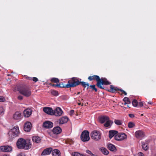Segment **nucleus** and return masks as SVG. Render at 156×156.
<instances>
[{"label":"nucleus","instance_id":"nucleus-27","mask_svg":"<svg viewBox=\"0 0 156 156\" xmlns=\"http://www.w3.org/2000/svg\"><path fill=\"white\" fill-rule=\"evenodd\" d=\"M81 85L83 87L86 88L87 87V88L89 87V85L88 83L84 82L83 81H80V85Z\"/></svg>","mask_w":156,"mask_h":156},{"label":"nucleus","instance_id":"nucleus-20","mask_svg":"<svg viewBox=\"0 0 156 156\" xmlns=\"http://www.w3.org/2000/svg\"><path fill=\"white\" fill-rule=\"evenodd\" d=\"M21 114L18 112H16L13 115V118L15 119L20 120L21 119Z\"/></svg>","mask_w":156,"mask_h":156},{"label":"nucleus","instance_id":"nucleus-24","mask_svg":"<svg viewBox=\"0 0 156 156\" xmlns=\"http://www.w3.org/2000/svg\"><path fill=\"white\" fill-rule=\"evenodd\" d=\"M32 140L33 142L39 143L41 142V139L38 136H34L32 137Z\"/></svg>","mask_w":156,"mask_h":156},{"label":"nucleus","instance_id":"nucleus-47","mask_svg":"<svg viewBox=\"0 0 156 156\" xmlns=\"http://www.w3.org/2000/svg\"><path fill=\"white\" fill-rule=\"evenodd\" d=\"M74 113V111L73 110H70V115H72Z\"/></svg>","mask_w":156,"mask_h":156},{"label":"nucleus","instance_id":"nucleus-50","mask_svg":"<svg viewBox=\"0 0 156 156\" xmlns=\"http://www.w3.org/2000/svg\"><path fill=\"white\" fill-rule=\"evenodd\" d=\"M17 156H25V155L21 153L17 155Z\"/></svg>","mask_w":156,"mask_h":156},{"label":"nucleus","instance_id":"nucleus-15","mask_svg":"<svg viewBox=\"0 0 156 156\" xmlns=\"http://www.w3.org/2000/svg\"><path fill=\"white\" fill-rule=\"evenodd\" d=\"M32 112V110L29 108L25 109L23 111V114L25 117H28L31 115Z\"/></svg>","mask_w":156,"mask_h":156},{"label":"nucleus","instance_id":"nucleus-32","mask_svg":"<svg viewBox=\"0 0 156 156\" xmlns=\"http://www.w3.org/2000/svg\"><path fill=\"white\" fill-rule=\"evenodd\" d=\"M132 104L133 106L136 107L137 106L138 102L136 99H134L132 102Z\"/></svg>","mask_w":156,"mask_h":156},{"label":"nucleus","instance_id":"nucleus-52","mask_svg":"<svg viewBox=\"0 0 156 156\" xmlns=\"http://www.w3.org/2000/svg\"><path fill=\"white\" fill-rule=\"evenodd\" d=\"M148 103L150 105H152L153 104V102L150 101L148 102Z\"/></svg>","mask_w":156,"mask_h":156},{"label":"nucleus","instance_id":"nucleus-3","mask_svg":"<svg viewBox=\"0 0 156 156\" xmlns=\"http://www.w3.org/2000/svg\"><path fill=\"white\" fill-rule=\"evenodd\" d=\"M17 89L20 94L25 97H29L31 94L30 90L28 87H17Z\"/></svg>","mask_w":156,"mask_h":156},{"label":"nucleus","instance_id":"nucleus-28","mask_svg":"<svg viewBox=\"0 0 156 156\" xmlns=\"http://www.w3.org/2000/svg\"><path fill=\"white\" fill-rule=\"evenodd\" d=\"M123 101L125 102L124 104H129L131 103V101L129 100V98L127 97H125L123 99Z\"/></svg>","mask_w":156,"mask_h":156},{"label":"nucleus","instance_id":"nucleus-41","mask_svg":"<svg viewBox=\"0 0 156 156\" xmlns=\"http://www.w3.org/2000/svg\"><path fill=\"white\" fill-rule=\"evenodd\" d=\"M35 82H36L38 81V79L36 77H32V80Z\"/></svg>","mask_w":156,"mask_h":156},{"label":"nucleus","instance_id":"nucleus-57","mask_svg":"<svg viewBox=\"0 0 156 156\" xmlns=\"http://www.w3.org/2000/svg\"><path fill=\"white\" fill-rule=\"evenodd\" d=\"M78 104V105H81V103H79Z\"/></svg>","mask_w":156,"mask_h":156},{"label":"nucleus","instance_id":"nucleus-10","mask_svg":"<svg viewBox=\"0 0 156 156\" xmlns=\"http://www.w3.org/2000/svg\"><path fill=\"white\" fill-rule=\"evenodd\" d=\"M63 112V111L61 108L57 107L54 110H53V115L56 116H59L62 115Z\"/></svg>","mask_w":156,"mask_h":156},{"label":"nucleus","instance_id":"nucleus-48","mask_svg":"<svg viewBox=\"0 0 156 156\" xmlns=\"http://www.w3.org/2000/svg\"><path fill=\"white\" fill-rule=\"evenodd\" d=\"M138 106L140 107H141L143 106V103L142 102H140L138 103Z\"/></svg>","mask_w":156,"mask_h":156},{"label":"nucleus","instance_id":"nucleus-40","mask_svg":"<svg viewBox=\"0 0 156 156\" xmlns=\"http://www.w3.org/2000/svg\"><path fill=\"white\" fill-rule=\"evenodd\" d=\"M5 101V99L4 97L2 96H0V102H4Z\"/></svg>","mask_w":156,"mask_h":156},{"label":"nucleus","instance_id":"nucleus-33","mask_svg":"<svg viewBox=\"0 0 156 156\" xmlns=\"http://www.w3.org/2000/svg\"><path fill=\"white\" fill-rule=\"evenodd\" d=\"M51 80V82L55 83H57L59 81L58 79L56 78H52Z\"/></svg>","mask_w":156,"mask_h":156},{"label":"nucleus","instance_id":"nucleus-29","mask_svg":"<svg viewBox=\"0 0 156 156\" xmlns=\"http://www.w3.org/2000/svg\"><path fill=\"white\" fill-rule=\"evenodd\" d=\"M115 123L117 125L120 126L122 124V121L118 119H115L114 121Z\"/></svg>","mask_w":156,"mask_h":156},{"label":"nucleus","instance_id":"nucleus-1","mask_svg":"<svg viewBox=\"0 0 156 156\" xmlns=\"http://www.w3.org/2000/svg\"><path fill=\"white\" fill-rule=\"evenodd\" d=\"M88 79L90 81L96 80L97 82L96 84L97 86L101 89H105V88L102 85H107L111 84V83L108 81L106 78H101L100 79L98 75L90 76L88 77Z\"/></svg>","mask_w":156,"mask_h":156},{"label":"nucleus","instance_id":"nucleus-44","mask_svg":"<svg viewBox=\"0 0 156 156\" xmlns=\"http://www.w3.org/2000/svg\"><path fill=\"white\" fill-rule=\"evenodd\" d=\"M138 156H144V154L141 152H139L138 153Z\"/></svg>","mask_w":156,"mask_h":156},{"label":"nucleus","instance_id":"nucleus-53","mask_svg":"<svg viewBox=\"0 0 156 156\" xmlns=\"http://www.w3.org/2000/svg\"><path fill=\"white\" fill-rule=\"evenodd\" d=\"M144 107L145 108H148V107L146 105H144Z\"/></svg>","mask_w":156,"mask_h":156},{"label":"nucleus","instance_id":"nucleus-13","mask_svg":"<svg viewBox=\"0 0 156 156\" xmlns=\"http://www.w3.org/2000/svg\"><path fill=\"white\" fill-rule=\"evenodd\" d=\"M31 126V123L29 122H27L24 124V129L25 131L29 132L30 130Z\"/></svg>","mask_w":156,"mask_h":156},{"label":"nucleus","instance_id":"nucleus-21","mask_svg":"<svg viewBox=\"0 0 156 156\" xmlns=\"http://www.w3.org/2000/svg\"><path fill=\"white\" fill-rule=\"evenodd\" d=\"M108 148L111 151L114 152L116 151V149L115 146L111 144H108L107 146Z\"/></svg>","mask_w":156,"mask_h":156},{"label":"nucleus","instance_id":"nucleus-31","mask_svg":"<svg viewBox=\"0 0 156 156\" xmlns=\"http://www.w3.org/2000/svg\"><path fill=\"white\" fill-rule=\"evenodd\" d=\"M128 127L129 128H132L135 126V124L133 122H129L128 124Z\"/></svg>","mask_w":156,"mask_h":156},{"label":"nucleus","instance_id":"nucleus-36","mask_svg":"<svg viewBox=\"0 0 156 156\" xmlns=\"http://www.w3.org/2000/svg\"><path fill=\"white\" fill-rule=\"evenodd\" d=\"M89 87L91 88L93 90H94L95 92H97L98 90L97 88L95 87V85H90Z\"/></svg>","mask_w":156,"mask_h":156},{"label":"nucleus","instance_id":"nucleus-6","mask_svg":"<svg viewBox=\"0 0 156 156\" xmlns=\"http://www.w3.org/2000/svg\"><path fill=\"white\" fill-rule=\"evenodd\" d=\"M9 133L11 134L12 138H14L18 136L20 133L19 127L17 126H14L9 132Z\"/></svg>","mask_w":156,"mask_h":156},{"label":"nucleus","instance_id":"nucleus-9","mask_svg":"<svg viewBox=\"0 0 156 156\" xmlns=\"http://www.w3.org/2000/svg\"><path fill=\"white\" fill-rule=\"evenodd\" d=\"M12 150V148L11 146L6 145L0 146V151L10 152Z\"/></svg>","mask_w":156,"mask_h":156},{"label":"nucleus","instance_id":"nucleus-19","mask_svg":"<svg viewBox=\"0 0 156 156\" xmlns=\"http://www.w3.org/2000/svg\"><path fill=\"white\" fill-rule=\"evenodd\" d=\"M69 118L66 116L60 118L58 121L60 124H62L66 123L68 121Z\"/></svg>","mask_w":156,"mask_h":156},{"label":"nucleus","instance_id":"nucleus-5","mask_svg":"<svg viewBox=\"0 0 156 156\" xmlns=\"http://www.w3.org/2000/svg\"><path fill=\"white\" fill-rule=\"evenodd\" d=\"M91 137L94 140L98 141L101 138V133L97 130L93 131L91 133Z\"/></svg>","mask_w":156,"mask_h":156},{"label":"nucleus","instance_id":"nucleus-22","mask_svg":"<svg viewBox=\"0 0 156 156\" xmlns=\"http://www.w3.org/2000/svg\"><path fill=\"white\" fill-rule=\"evenodd\" d=\"M118 133V132L117 131L114 130H111L109 132V138L111 139L113 136H115Z\"/></svg>","mask_w":156,"mask_h":156},{"label":"nucleus","instance_id":"nucleus-49","mask_svg":"<svg viewBox=\"0 0 156 156\" xmlns=\"http://www.w3.org/2000/svg\"><path fill=\"white\" fill-rule=\"evenodd\" d=\"M26 79H28V80H32V77H28V76H26Z\"/></svg>","mask_w":156,"mask_h":156},{"label":"nucleus","instance_id":"nucleus-23","mask_svg":"<svg viewBox=\"0 0 156 156\" xmlns=\"http://www.w3.org/2000/svg\"><path fill=\"white\" fill-rule=\"evenodd\" d=\"M113 123V122L112 121L108 120L104 124V126L105 127L110 128Z\"/></svg>","mask_w":156,"mask_h":156},{"label":"nucleus","instance_id":"nucleus-34","mask_svg":"<svg viewBox=\"0 0 156 156\" xmlns=\"http://www.w3.org/2000/svg\"><path fill=\"white\" fill-rule=\"evenodd\" d=\"M51 94L55 96H57L58 95V91L56 90H53L51 92Z\"/></svg>","mask_w":156,"mask_h":156},{"label":"nucleus","instance_id":"nucleus-26","mask_svg":"<svg viewBox=\"0 0 156 156\" xmlns=\"http://www.w3.org/2000/svg\"><path fill=\"white\" fill-rule=\"evenodd\" d=\"M51 154L53 156H60V152L57 149H54L52 151Z\"/></svg>","mask_w":156,"mask_h":156},{"label":"nucleus","instance_id":"nucleus-55","mask_svg":"<svg viewBox=\"0 0 156 156\" xmlns=\"http://www.w3.org/2000/svg\"><path fill=\"white\" fill-rule=\"evenodd\" d=\"M89 154H90L91 156L92 154H93V153L91 151Z\"/></svg>","mask_w":156,"mask_h":156},{"label":"nucleus","instance_id":"nucleus-25","mask_svg":"<svg viewBox=\"0 0 156 156\" xmlns=\"http://www.w3.org/2000/svg\"><path fill=\"white\" fill-rule=\"evenodd\" d=\"M110 89L108 90V91L112 93H114L116 91L119 90H120L119 89L113 86L112 85H111L110 86Z\"/></svg>","mask_w":156,"mask_h":156},{"label":"nucleus","instance_id":"nucleus-38","mask_svg":"<svg viewBox=\"0 0 156 156\" xmlns=\"http://www.w3.org/2000/svg\"><path fill=\"white\" fill-rule=\"evenodd\" d=\"M4 110L2 107H0V115H3L4 113Z\"/></svg>","mask_w":156,"mask_h":156},{"label":"nucleus","instance_id":"nucleus-4","mask_svg":"<svg viewBox=\"0 0 156 156\" xmlns=\"http://www.w3.org/2000/svg\"><path fill=\"white\" fill-rule=\"evenodd\" d=\"M80 81L76 77H73L69 80L66 84V88H69L75 87L80 85Z\"/></svg>","mask_w":156,"mask_h":156},{"label":"nucleus","instance_id":"nucleus-11","mask_svg":"<svg viewBox=\"0 0 156 156\" xmlns=\"http://www.w3.org/2000/svg\"><path fill=\"white\" fill-rule=\"evenodd\" d=\"M98 121L100 123L103 124L108 120L109 119V118L107 116L101 115L98 117Z\"/></svg>","mask_w":156,"mask_h":156},{"label":"nucleus","instance_id":"nucleus-7","mask_svg":"<svg viewBox=\"0 0 156 156\" xmlns=\"http://www.w3.org/2000/svg\"><path fill=\"white\" fill-rule=\"evenodd\" d=\"M80 138L82 141L87 142L90 140L89 132L87 130H84L81 133Z\"/></svg>","mask_w":156,"mask_h":156},{"label":"nucleus","instance_id":"nucleus-43","mask_svg":"<svg viewBox=\"0 0 156 156\" xmlns=\"http://www.w3.org/2000/svg\"><path fill=\"white\" fill-rule=\"evenodd\" d=\"M60 85V87H59L61 88H63V87H66V85H65L63 84L62 83V84H59Z\"/></svg>","mask_w":156,"mask_h":156},{"label":"nucleus","instance_id":"nucleus-42","mask_svg":"<svg viewBox=\"0 0 156 156\" xmlns=\"http://www.w3.org/2000/svg\"><path fill=\"white\" fill-rule=\"evenodd\" d=\"M119 91H121L122 94H124L125 95H126L127 94V93L124 90L122 89H120Z\"/></svg>","mask_w":156,"mask_h":156},{"label":"nucleus","instance_id":"nucleus-45","mask_svg":"<svg viewBox=\"0 0 156 156\" xmlns=\"http://www.w3.org/2000/svg\"><path fill=\"white\" fill-rule=\"evenodd\" d=\"M18 99L20 100H21L23 99V97L21 95H19L18 97Z\"/></svg>","mask_w":156,"mask_h":156},{"label":"nucleus","instance_id":"nucleus-30","mask_svg":"<svg viewBox=\"0 0 156 156\" xmlns=\"http://www.w3.org/2000/svg\"><path fill=\"white\" fill-rule=\"evenodd\" d=\"M101 151L105 155H107L109 153L108 151L105 148H102L101 149Z\"/></svg>","mask_w":156,"mask_h":156},{"label":"nucleus","instance_id":"nucleus-46","mask_svg":"<svg viewBox=\"0 0 156 156\" xmlns=\"http://www.w3.org/2000/svg\"><path fill=\"white\" fill-rule=\"evenodd\" d=\"M129 116L131 118H133L134 117V114H129Z\"/></svg>","mask_w":156,"mask_h":156},{"label":"nucleus","instance_id":"nucleus-12","mask_svg":"<svg viewBox=\"0 0 156 156\" xmlns=\"http://www.w3.org/2000/svg\"><path fill=\"white\" fill-rule=\"evenodd\" d=\"M43 111L48 114L53 115V110L52 108L48 107H44L43 109Z\"/></svg>","mask_w":156,"mask_h":156},{"label":"nucleus","instance_id":"nucleus-35","mask_svg":"<svg viewBox=\"0 0 156 156\" xmlns=\"http://www.w3.org/2000/svg\"><path fill=\"white\" fill-rule=\"evenodd\" d=\"M142 147L144 150L146 151L148 149V147L147 144H144L142 145Z\"/></svg>","mask_w":156,"mask_h":156},{"label":"nucleus","instance_id":"nucleus-18","mask_svg":"<svg viewBox=\"0 0 156 156\" xmlns=\"http://www.w3.org/2000/svg\"><path fill=\"white\" fill-rule=\"evenodd\" d=\"M52 148L50 147L44 150L41 154L42 155H48L52 151Z\"/></svg>","mask_w":156,"mask_h":156},{"label":"nucleus","instance_id":"nucleus-37","mask_svg":"<svg viewBox=\"0 0 156 156\" xmlns=\"http://www.w3.org/2000/svg\"><path fill=\"white\" fill-rule=\"evenodd\" d=\"M82 155L77 152H74L72 153L73 156H82Z\"/></svg>","mask_w":156,"mask_h":156},{"label":"nucleus","instance_id":"nucleus-58","mask_svg":"<svg viewBox=\"0 0 156 156\" xmlns=\"http://www.w3.org/2000/svg\"><path fill=\"white\" fill-rule=\"evenodd\" d=\"M127 106L129 108V105H127Z\"/></svg>","mask_w":156,"mask_h":156},{"label":"nucleus","instance_id":"nucleus-54","mask_svg":"<svg viewBox=\"0 0 156 156\" xmlns=\"http://www.w3.org/2000/svg\"><path fill=\"white\" fill-rule=\"evenodd\" d=\"M91 156H98V155L93 154Z\"/></svg>","mask_w":156,"mask_h":156},{"label":"nucleus","instance_id":"nucleus-8","mask_svg":"<svg viewBox=\"0 0 156 156\" xmlns=\"http://www.w3.org/2000/svg\"><path fill=\"white\" fill-rule=\"evenodd\" d=\"M127 138V135L125 133H118L114 137L115 140L118 141H121L126 139Z\"/></svg>","mask_w":156,"mask_h":156},{"label":"nucleus","instance_id":"nucleus-51","mask_svg":"<svg viewBox=\"0 0 156 156\" xmlns=\"http://www.w3.org/2000/svg\"><path fill=\"white\" fill-rule=\"evenodd\" d=\"M86 152L87 153L89 154H90V152H91V151L88 150H87L86 151Z\"/></svg>","mask_w":156,"mask_h":156},{"label":"nucleus","instance_id":"nucleus-16","mask_svg":"<svg viewBox=\"0 0 156 156\" xmlns=\"http://www.w3.org/2000/svg\"><path fill=\"white\" fill-rule=\"evenodd\" d=\"M43 126L46 128H51L53 126V123L50 121H46L43 124Z\"/></svg>","mask_w":156,"mask_h":156},{"label":"nucleus","instance_id":"nucleus-14","mask_svg":"<svg viewBox=\"0 0 156 156\" xmlns=\"http://www.w3.org/2000/svg\"><path fill=\"white\" fill-rule=\"evenodd\" d=\"M135 136L138 139L142 138L144 136V132L141 130H138L135 133Z\"/></svg>","mask_w":156,"mask_h":156},{"label":"nucleus","instance_id":"nucleus-2","mask_svg":"<svg viewBox=\"0 0 156 156\" xmlns=\"http://www.w3.org/2000/svg\"><path fill=\"white\" fill-rule=\"evenodd\" d=\"M32 145L30 141L26 142V140L22 138H19L16 142L17 147L19 149L28 150L31 148Z\"/></svg>","mask_w":156,"mask_h":156},{"label":"nucleus","instance_id":"nucleus-39","mask_svg":"<svg viewBox=\"0 0 156 156\" xmlns=\"http://www.w3.org/2000/svg\"><path fill=\"white\" fill-rule=\"evenodd\" d=\"M50 85L54 87H60L59 84H52L51 83H50Z\"/></svg>","mask_w":156,"mask_h":156},{"label":"nucleus","instance_id":"nucleus-17","mask_svg":"<svg viewBox=\"0 0 156 156\" xmlns=\"http://www.w3.org/2000/svg\"><path fill=\"white\" fill-rule=\"evenodd\" d=\"M62 130L59 126H57L53 128L52 130V132L55 134H58L61 133Z\"/></svg>","mask_w":156,"mask_h":156},{"label":"nucleus","instance_id":"nucleus-56","mask_svg":"<svg viewBox=\"0 0 156 156\" xmlns=\"http://www.w3.org/2000/svg\"><path fill=\"white\" fill-rule=\"evenodd\" d=\"M80 92H78L77 93V94L78 95V94H80Z\"/></svg>","mask_w":156,"mask_h":156}]
</instances>
